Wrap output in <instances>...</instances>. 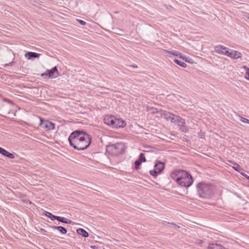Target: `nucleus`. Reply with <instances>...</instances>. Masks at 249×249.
Returning <instances> with one entry per match:
<instances>
[{
	"label": "nucleus",
	"mask_w": 249,
	"mask_h": 249,
	"mask_svg": "<svg viewBox=\"0 0 249 249\" xmlns=\"http://www.w3.org/2000/svg\"><path fill=\"white\" fill-rule=\"evenodd\" d=\"M171 177L181 186L189 187L194 180L192 176L188 172L183 170H176L171 174Z\"/></svg>",
	"instance_id": "nucleus-1"
},
{
	"label": "nucleus",
	"mask_w": 249,
	"mask_h": 249,
	"mask_svg": "<svg viewBox=\"0 0 249 249\" xmlns=\"http://www.w3.org/2000/svg\"><path fill=\"white\" fill-rule=\"evenodd\" d=\"M196 190L200 197L209 198L214 194L213 187L211 184L201 182L196 185Z\"/></svg>",
	"instance_id": "nucleus-2"
},
{
	"label": "nucleus",
	"mask_w": 249,
	"mask_h": 249,
	"mask_svg": "<svg viewBox=\"0 0 249 249\" xmlns=\"http://www.w3.org/2000/svg\"><path fill=\"white\" fill-rule=\"evenodd\" d=\"M126 149L123 143L117 142L114 144H109L107 146V152L110 155L117 156L123 154Z\"/></svg>",
	"instance_id": "nucleus-3"
},
{
	"label": "nucleus",
	"mask_w": 249,
	"mask_h": 249,
	"mask_svg": "<svg viewBox=\"0 0 249 249\" xmlns=\"http://www.w3.org/2000/svg\"><path fill=\"white\" fill-rule=\"evenodd\" d=\"M84 137L82 138L79 141L77 142L72 147L75 149L78 150H83L87 149L91 143V137L88 134L84 135Z\"/></svg>",
	"instance_id": "nucleus-4"
},
{
	"label": "nucleus",
	"mask_w": 249,
	"mask_h": 249,
	"mask_svg": "<svg viewBox=\"0 0 249 249\" xmlns=\"http://www.w3.org/2000/svg\"><path fill=\"white\" fill-rule=\"evenodd\" d=\"M87 133L79 130H77L71 133L70 135L68 141L71 146H73L78 141L86 135Z\"/></svg>",
	"instance_id": "nucleus-5"
},
{
	"label": "nucleus",
	"mask_w": 249,
	"mask_h": 249,
	"mask_svg": "<svg viewBox=\"0 0 249 249\" xmlns=\"http://www.w3.org/2000/svg\"><path fill=\"white\" fill-rule=\"evenodd\" d=\"M172 123L177 124L179 129L184 133L188 131V128L185 125V122L184 119L181 118L179 116L176 115L174 118H172Z\"/></svg>",
	"instance_id": "nucleus-6"
},
{
	"label": "nucleus",
	"mask_w": 249,
	"mask_h": 249,
	"mask_svg": "<svg viewBox=\"0 0 249 249\" xmlns=\"http://www.w3.org/2000/svg\"><path fill=\"white\" fill-rule=\"evenodd\" d=\"M59 72L56 66L53 67L51 70H47L45 72L41 74V76L44 78L54 79L58 77Z\"/></svg>",
	"instance_id": "nucleus-7"
},
{
	"label": "nucleus",
	"mask_w": 249,
	"mask_h": 249,
	"mask_svg": "<svg viewBox=\"0 0 249 249\" xmlns=\"http://www.w3.org/2000/svg\"><path fill=\"white\" fill-rule=\"evenodd\" d=\"M165 167V164L164 162L158 161L155 164V169L153 170H150V174L154 177H156L159 173H160L163 170Z\"/></svg>",
	"instance_id": "nucleus-8"
},
{
	"label": "nucleus",
	"mask_w": 249,
	"mask_h": 249,
	"mask_svg": "<svg viewBox=\"0 0 249 249\" xmlns=\"http://www.w3.org/2000/svg\"><path fill=\"white\" fill-rule=\"evenodd\" d=\"M40 125L42 128L46 129L47 130L54 129L55 124H53V123L48 120H44L41 118H40Z\"/></svg>",
	"instance_id": "nucleus-9"
},
{
	"label": "nucleus",
	"mask_w": 249,
	"mask_h": 249,
	"mask_svg": "<svg viewBox=\"0 0 249 249\" xmlns=\"http://www.w3.org/2000/svg\"><path fill=\"white\" fill-rule=\"evenodd\" d=\"M116 117L111 115H106L104 119L105 124L114 128Z\"/></svg>",
	"instance_id": "nucleus-10"
},
{
	"label": "nucleus",
	"mask_w": 249,
	"mask_h": 249,
	"mask_svg": "<svg viewBox=\"0 0 249 249\" xmlns=\"http://www.w3.org/2000/svg\"><path fill=\"white\" fill-rule=\"evenodd\" d=\"M214 51L217 53L220 54L227 55V53L226 52H228V48L221 45H218L214 47Z\"/></svg>",
	"instance_id": "nucleus-11"
},
{
	"label": "nucleus",
	"mask_w": 249,
	"mask_h": 249,
	"mask_svg": "<svg viewBox=\"0 0 249 249\" xmlns=\"http://www.w3.org/2000/svg\"><path fill=\"white\" fill-rule=\"evenodd\" d=\"M226 53H227V56L234 59L240 58L242 56L241 53L235 50H231V52L228 51V52H226Z\"/></svg>",
	"instance_id": "nucleus-12"
},
{
	"label": "nucleus",
	"mask_w": 249,
	"mask_h": 249,
	"mask_svg": "<svg viewBox=\"0 0 249 249\" xmlns=\"http://www.w3.org/2000/svg\"><path fill=\"white\" fill-rule=\"evenodd\" d=\"M126 124L125 121H124L122 119H118L116 118V120L115 121V128H118L120 127H124L125 126Z\"/></svg>",
	"instance_id": "nucleus-13"
},
{
	"label": "nucleus",
	"mask_w": 249,
	"mask_h": 249,
	"mask_svg": "<svg viewBox=\"0 0 249 249\" xmlns=\"http://www.w3.org/2000/svg\"><path fill=\"white\" fill-rule=\"evenodd\" d=\"M40 55L39 53L29 52L25 53V56L28 59H34L36 58H38Z\"/></svg>",
	"instance_id": "nucleus-14"
},
{
	"label": "nucleus",
	"mask_w": 249,
	"mask_h": 249,
	"mask_svg": "<svg viewBox=\"0 0 249 249\" xmlns=\"http://www.w3.org/2000/svg\"><path fill=\"white\" fill-rule=\"evenodd\" d=\"M207 249H227L222 245L217 243H211L209 244Z\"/></svg>",
	"instance_id": "nucleus-15"
},
{
	"label": "nucleus",
	"mask_w": 249,
	"mask_h": 249,
	"mask_svg": "<svg viewBox=\"0 0 249 249\" xmlns=\"http://www.w3.org/2000/svg\"><path fill=\"white\" fill-rule=\"evenodd\" d=\"M56 220H57V221H58L60 222L65 223V224H71L72 223L71 220L68 218H66L64 217L57 216Z\"/></svg>",
	"instance_id": "nucleus-16"
},
{
	"label": "nucleus",
	"mask_w": 249,
	"mask_h": 249,
	"mask_svg": "<svg viewBox=\"0 0 249 249\" xmlns=\"http://www.w3.org/2000/svg\"><path fill=\"white\" fill-rule=\"evenodd\" d=\"M52 228L54 230H57L59 231L62 234H65L67 232V229L62 226H53Z\"/></svg>",
	"instance_id": "nucleus-17"
},
{
	"label": "nucleus",
	"mask_w": 249,
	"mask_h": 249,
	"mask_svg": "<svg viewBox=\"0 0 249 249\" xmlns=\"http://www.w3.org/2000/svg\"><path fill=\"white\" fill-rule=\"evenodd\" d=\"M77 232L78 234L82 235L84 237H88L89 236L88 232L83 229L79 228L77 230Z\"/></svg>",
	"instance_id": "nucleus-18"
},
{
	"label": "nucleus",
	"mask_w": 249,
	"mask_h": 249,
	"mask_svg": "<svg viewBox=\"0 0 249 249\" xmlns=\"http://www.w3.org/2000/svg\"><path fill=\"white\" fill-rule=\"evenodd\" d=\"M156 112L157 113H159L161 116L164 117V119H166L168 116V115H170V114L171 113L165 110H159L158 109H156Z\"/></svg>",
	"instance_id": "nucleus-19"
},
{
	"label": "nucleus",
	"mask_w": 249,
	"mask_h": 249,
	"mask_svg": "<svg viewBox=\"0 0 249 249\" xmlns=\"http://www.w3.org/2000/svg\"><path fill=\"white\" fill-rule=\"evenodd\" d=\"M44 215L50 218L52 220H56L57 216L53 214L52 213L50 212L46 211H45L44 213Z\"/></svg>",
	"instance_id": "nucleus-20"
},
{
	"label": "nucleus",
	"mask_w": 249,
	"mask_h": 249,
	"mask_svg": "<svg viewBox=\"0 0 249 249\" xmlns=\"http://www.w3.org/2000/svg\"><path fill=\"white\" fill-rule=\"evenodd\" d=\"M174 61L176 64L182 67V68H185L187 66V65L185 63H184V62H182L181 61H180L177 59H175Z\"/></svg>",
	"instance_id": "nucleus-21"
},
{
	"label": "nucleus",
	"mask_w": 249,
	"mask_h": 249,
	"mask_svg": "<svg viewBox=\"0 0 249 249\" xmlns=\"http://www.w3.org/2000/svg\"><path fill=\"white\" fill-rule=\"evenodd\" d=\"M231 162L234 165V166H233V168L236 171L238 172H240V170H242V169L241 168L240 166L234 162V161H231Z\"/></svg>",
	"instance_id": "nucleus-22"
},
{
	"label": "nucleus",
	"mask_w": 249,
	"mask_h": 249,
	"mask_svg": "<svg viewBox=\"0 0 249 249\" xmlns=\"http://www.w3.org/2000/svg\"><path fill=\"white\" fill-rule=\"evenodd\" d=\"M167 53L168 54H172L173 55H175V56H179L180 57H181V53L179 52H178V51H173V52H172V51H167Z\"/></svg>",
	"instance_id": "nucleus-23"
},
{
	"label": "nucleus",
	"mask_w": 249,
	"mask_h": 249,
	"mask_svg": "<svg viewBox=\"0 0 249 249\" xmlns=\"http://www.w3.org/2000/svg\"><path fill=\"white\" fill-rule=\"evenodd\" d=\"M140 161H141V162H145L146 161V159L145 158V156L144 153H141L139 157V159H138Z\"/></svg>",
	"instance_id": "nucleus-24"
},
{
	"label": "nucleus",
	"mask_w": 249,
	"mask_h": 249,
	"mask_svg": "<svg viewBox=\"0 0 249 249\" xmlns=\"http://www.w3.org/2000/svg\"><path fill=\"white\" fill-rule=\"evenodd\" d=\"M142 162H141V161H140L138 160H135V161L134 162V164H135V168L136 170H138L139 169V166L141 165Z\"/></svg>",
	"instance_id": "nucleus-25"
},
{
	"label": "nucleus",
	"mask_w": 249,
	"mask_h": 249,
	"mask_svg": "<svg viewBox=\"0 0 249 249\" xmlns=\"http://www.w3.org/2000/svg\"><path fill=\"white\" fill-rule=\"evenodd\" d=\"M176 115L174 114L173 113H170V115H168V116L165 119L166 121H170L171 123H172V118H174V116H176Z\"/></svg>",
	"instance_id": "nucleus-26"
},
{
	"label": "nucleus",
	"mask_w": 249,
	"mask_h": 249,
	"mask_svg": "<svg viewBox=\"0 0 249 249\" xmlns=\"http://www.w3.org/2000/svg\"><path fill=\"white\" fill-rule=\"evenodd\" d=\"M5 157H6L11 159H13L15 158V156L13 154L10 153L8 151L7 152V153L6 154Z\"/></svg>",
	"instance_id": "nucleus-27"
},
{
	"label": "nucleus",
	"mask_w": 249,
	"mask_h": 249,
	"mask_svg": "<svg viewBox=\"0 0 249 249\" xmlns=\"http://www.w3.org/2000/svg\"><path fill=\"white\" fill-rule=\"evenodd\" d=\"M5 157H6L11 159H13L15 158V156L13 154L10 153L8 151L7 152V153L6 154Z\"/></svg>",
	"instance_id": "nucleus-28"
},
{
	"label": "nucleus",
	"mask_w": 249,
	"mask_h": 249,
	"mask_svg": "<svg viewBox=\"0 0 249 249\" xmlns=\"http://www.w3.org/2000/svg\"><path fill=\"white\" fill-rule=\"evenodd\" d=\"M244 68L246 69V73H245V78L249 80V68H248L246 66H244Z\"/></svg>",
	"instance_id": "nucleus-29"
},
{
	"label": "nucleus",
	"mask_w": 249,
	"mask_h": 249,
	"mask_svg": "<svg viewBox=\"0 0 249 249\" xmlns=\"http://www.w3.org/2000/svg\"><path fill=\"white\" fill-rule=\"evenodd\" d=\"M240 121L243 122V123H247V124H249V120L243 117H242V116H240Z\"/></svg>",
	"instance_id": "nucleus-30"
},
{
	"label": "nucleus",
	"mask_w": 249,
	"mask_h": 249,
	"mask_svg": "<svg viewBox=\"0 0 249 249\" xmlns=\"http://www.w3.org/2000/svg\"><path fill=\"white\" fill-rule=\"evenodd\" d=\"M167 224H169L171 225V227L173 228V229H178L179 227L178 226L177 224H175V223H169V222H168L167 223Z\"/></svg>",
	"instance_id": "nucleus-31"
},
{
	"label": "nucleus",
	"mask_w": 249,
	"mask_h": 249,
	"mask_svg": "<svg viewBox=\"0 0 249 249\" xmlns=\"http://www.w3.org/2000/svg\"><path fill=\"white\" fill-rule=\"evenodd\" d=\"M7 151H6L5 149H3V148L0 147V153L3 155L4 156H5L6 154L7 153Z\"/></svg>",
	"instance_id": "nucleus-32"
},
{
	"label": "nucleus",
	"mask_w": 249,
	"mask_h": 249,
	"mask_svg": "<svg viewBox=\"0 0 249 249\" xmlns=\"http://www.w3.org/2000/svg\"><path fill=\"white\" fill-rule=\"evenodd\" d=\"M77 21L82 25H85L87 23L86 21L81 19H77Z\"/></svg>",
	"instance_id": "nucleus-33"
},
{
	"label": "nucleus",
	"mask_w": 249,
	"mask_h": 249,
	"mask_svg": "<svg viewBox=\"0 0 249 249\" xmlns=\"http://www.w3.org/2000/svg\"><path fill=\"white\" fill-rule=\"evenodd\" d=\"M241 174L244 176L247 179H248V180H249V176H248L247 175L245 174Z\"/></svg>",
	"instance_id": "nucleus-34"
},
{
	"label": "nucleus",
	"mask_w": 249,
	"mask_h": 249,
	"mask_svg": "<svg viewBox=\"0 0 249 249\" xmlns=\"http://www.w3.org/2000/svg\"><path fill=\"white\" fill-rule=\"evenodd\" d=\"M245 17L249 19V13H247L245 15Z\"/></svg>",
	"instance_id": "nucleus-35"
},
{
	"label": "nucleus",
	"mask_w": 249,
	"mask_h": 249,
	"mask_svg": "<svg viewBox=\"0 0 249 249\" xmlns=\"http://www.w3.org/2000/svg\"><path fill=\"white\" fill-rule=\"evenodd\" d=\"M156 109H157L156 108H154L153 109V113H157L156 112V111H157Z\"/></svg>",
	"instance_id": "nucleus-36"
},
{
	"label": "nucleus",
	"mask_w": 249,
	"mask_h": 249,
	"mask_svg": "<svg viewBox=\"0 0 249 249\" xmlns=\"http://www.w3.org/2000/svg\"><path fill=\"white\" fill-rule=\"evenodd\" d=\"M203 243V241L202 240H199V242H198V244H201Z\"/></svg>",
	"instance_id": "nucleus-37"
},
{
	"label": "nucleus",
	"mask_w": 249,
	"mask_h": 249,
	"mask_svg": "<svg viewBox=\"0 0 249 249\" xmlns=\"http://www.w3.org/2000/svg\"><path fill=\"white\" fill-rule=\"evenodd\" d=\"M41 230L42 231H46V230H44V229H41Z\"/></svg>",
	"instance_id": "nucleus-38"
},
{
	"label": "nucleus",
	"mask_w": 249,
	"mask_h": 249,
	"mask_svg": "<svg viewBox=\"0 0 249 249\" xmlns=\"http://www.w3.org/2000/svg\"><path fill=\"white\" fill-rule=\"evenodd\" d=\"M133 67H136V68L137 67V66H134V65H133Z\"/></svg>",
	"instance_id": "nucleus-39"
}]
</instances>
